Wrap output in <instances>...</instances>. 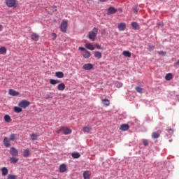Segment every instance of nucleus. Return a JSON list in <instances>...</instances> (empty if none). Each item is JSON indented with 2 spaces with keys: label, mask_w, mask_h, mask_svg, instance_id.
Here are the masks:
<instances>
[{
  "label": "nucleus",
  "mask_w": 179,
  "mask_h": 179,
  "mask_svg": "<svg viewBox=\"0 0 179 179\" xmlns=\"http://www.w3.org/2000/svg\"><path fill=\"white\" fill-rule=\"evenodd\" d=\"M99 33V29L96 27L93 28V29L89 32L88 38L92 40V41H94L96 40V37L97 36V34Z\"/></svg>",
  "instance_id": "1"
},
{
  "label": "nucleus",
  "mask_w": 179,
  "mask_h": 179,
  "mask_svg": "<svg viewBox=\"0 0 179 179\" xmlns=\"http://www.w3.org/2000/svg\"><path fill=\"white\" fill-rule=\"evenodd\" d=\"M29 106H30V101L26 100H23L18 103V106H20V108L26 109Z\"/></svg>",
  "instance_id": "2"
},
{
  "label": "nucleus",
  "mask_w": 179,
  "mask_h": 179,
  "mask_svg": "<svg viewBox=\"0 0 179 179\" xmlns=\"http://www.w3.org/2000/svg\"><path fill=\"white\" fill-rule=\"evenodd\" d=\"M6 4L8 8H16V0H6Z\"/></svg>",
  "instance_id": "3"
},
{
  "label": "nucleus",
  "mask_w": 179,
  "mask_h": 179,
  "mask_svg": "<svg viewBox=\"0 0 179 179\" xmlns=\"http://www.w3.org/2000/svg\"><path fill=\"white\" fill-rule=\"evenodd\" d=\"M66 29H68V22L63 21L60 25V30L62 33H66Z\"/></svg>",
  "instance_id": "4"
},
{
  "label": "nucleus",
  "mask_w": 179,
  "mask_h": 179,
  "mask_svg": "<svg viewBox=\"0 0 179 179\" xmlns=\"http://www.w3.org/2000/svg\"><path fill=\"white\" fill-rule=\"evenodd\" d=\"M93 64H85L83 65V69H84L85 71H92V69H93Z\"/></svg>",
  "instance_id": "5"
},
{
  "label": "nucleus",
  "mask_w": 179,
  "mask_h": 179,
  "mask_svg": "<svg viewBox=\"0 0 179 179\" xmlns=\"http://www.w3.org/2000/svg\"><path fill=\"white\" fill-rule=\"evenodd\" d=\"M92 173H90V171H85L83 173V177L84 179H90Z\"/></svg>",
  "instance_id": "6"
},
{
  "label": "nucleus",
  "mask_w": 179,
  "mask_h": 179,
  "mask_svg": "<svg viewBox=\"0 0 179 179\" xmlns=\"http://www.w3.org/2000/svg\"><path fill=\"white\" fill-rule=\"evenodd\" d=\"M120 31H124V30H125V29H127V24L124 22H121L120 24H118L117 26Z\"/></svg>",
  "instance_id": "7"
},
{
  "label": "nucleus",
  "mask_w": 179,
  "mask_h": 179,
  "mask_svg": "<svg viewBox=\"0 0 179 179\" xmlns=\"http://www.w3.org/2000/svg\"><path fill=\"white\" fill-rule=\"evenodd\" d=\"M62 129L63 130L64 135H70V134H72V129L68 127H62Z\"/></svg>",
  "instance_id": "8"
},
{
  "label": "nucleus",
  "mask_w": 179,
  "mask_h": 179,
  "mask_svg": "<svg viewBox=\"0 0 179 179\" xmlns=\"http://www.w3.org/2000/svg\"><path fill=\"white\" fill-rule=\"evenodd\" d=\"M10 153L12 156H17L19 155L17 150L13 147L10 149Z\"/></svg>",
  "instance_id": "9"
},
{
  "label": "nucleus",
  "mask_w": 179,
  "mask_h": 179,
  "mask_svg": "<svg viewBox=\"0 0 179 179\" xmlns=\"http://www.w3.org/2000/svg\"><path fill=\"white\" fill-rule=\"evenodd\" d=\"M117 12V9L114 7H109L107 11V15H114Z\"/></svg>",
  "instance_id": "10"
},
{
  "label": "nucleus",
  "mask_w": 179,
  "mask_h": 179,
  "mask_svg": "<svg viewBox=\"0 0 179 179\" xmlns=\"http://www.w3.org/2000/svg\"><path fill=\"white\" fill-rule=\"evenodd\" d=\"M120 131H128V129H129V124H121L120 127Z\"/></svg>",
  "instance_id": "11"
},
{
  "label": "nucleus",
  "mask_w": 179,
  "mask_h": 179,
  "mask_svg": "<svg viewBox=\"0 0 179 179\" xmlns=\"http://www.w3.org/2000/svg\"><path fill=\"white\" fill-rule=\"evenodd\" d=\"M68 170V168H66V165L65 164H62L59 166V172L60 173H65Z\"/></svg>",
  "instance_id": "12"
},
{
  "label": "nucleus",
  "mask_w": 179,
  "mask_h": 179,
  "mask_svg": "<svg viewBox=\"0 0 179 179\" xmlns=\"http://www.w3.org/2000/svg\"><path fill=\"white\" fill-rule=\"evenodd\" d=\"M31 38L34 41H38V40L40 38V36L37 34L34 33V34H32Z\"/></svg>",
  "instance_id": "13"
},
{
  "label": "nucleus",
  "mask_w": 179,
  "mask_h": 179,
  "mask_svg": "<svg viewBox=\"0 0 179 179\" xmlns=\"http://www.w3.org/2000/svg\"><path fill=\"white\" fill-rule=\"evenodd\" d=\"M131 26L134 30H139V29H141L139 24L136 22H131Z\"/></svg>",
  "instance_id": "14"
},
{
  "label": "nucleus",
  "mask_w": 179,
  "mask_h": 179,
  "mask_svg": "<svg viewBox=\"0 0 179 179\" xmlns=\"http://www.w3.org/2000/svg\"><path fill=\"white\" fill-rule=\"evenodd\" d=\"M122 55H124V57H126L127 58H131L132 53H131L129 50H124L122 52Z\"/></svg>",
  "instance_id": "15"
},
{
  "label": "nucleus",
  "mask_w": 179,
  "mask_h": 179,
  "mask_svg": "<svg viewBox=\"0 0 179 179\" xmlns=\"http://www.w3.org/2000/svg\"><path fill=\"white\" fill-rule=\"evenodd\" d=\"M3 145L6 146V148H9L10 146V143L9 142V138H8V137L4 138Z\"/></svg>",
  "instance_id": "16"
},
{
  "label": "nucleus",
  "mask_w": 179,
  "mask_h": 179,
  "mask_svg": "<svg viewBox=\"0 0 179 179\" xmlns=\"http://www.w3.org/2000/svg\"><path fill=\"white\" fill-rule=\"evenodd\" d=\"M9 94L10 96H19L20 93L17 91H15L14 90L10 89L9 90Z\"/></svg>",
  "instance_id": "17"
},
{
  "label": "nucleus",
  "mask_w": 179,
  "mask_h": 179,
  "mask_svg": "<svg viewBox=\"0 0 179 179\" xmlns=\"http://www.w3.org/2000/svg\"><path fill=\"white\" fill-rule=\"evenodd\" d=\"M57 90L60 92H64V90H65V84L64 83L59 84L57 86Z\"/></svg>",
  "instance_id": "18"
},
{
  "label": "nucleus",
  "mask_w": 179,
  "mask_h": 179,
  "mask_svg": "<svg viewBox=\"0 0 179 179\" xmlns=\"http://www.w3.org/2000/svg\"><path fill=\"white\" fill-rule=\"evenodd\" d=\"M83 57L85 59L90 58V57H92V54L90 51L85 50L83 55Z\"/></svg>",
  "instance_id": "19"
},
{
  "label": "nucleus",
  "mask_w": 179,
  "mask_h": 179,
  "mask_svg": "<svg viewBox=\"0 0 179 179\" xmlns=\"http://www.w3.org/2000/svg\"><path fill=\"white\" fill-rule=\"evenodd\" d=\"M92 131V127L90 126H86L83 128V131L89 134Z\"/></svg>",
  "instance_id": "20"
},
{
  "label": "nucleus",
  "mask_w": 179,
  "mask_h": 179,
  "mask_svg": "<svg viewBox=\"0 0 179 179\" xmlns=\"http://www.w3.org/2000/svg\"><path fill=\"white\" fill-rule=\"evenodd\" d=\"M55 76L59 79H62L64 78V73L62 71H57L55 73Z\"/></svg>",
  "instance_id": "21"
},
{
  "label": "nucleus",
  "mask_w": 179,
  "mask_h": 179,
  "mask_svg": "<svg viewBox=\"0 0 179 179\" xmlns=\"http://www.w3.org/2000/svg\"><path fill=\"white\" fill-rule=\"evenodd\" d=\"M1 173H2V176H8V173H9V171H8V168L7 167H3L1 169Z\"/></svg>",
  "instance_id": "22"
},
{
  "label": "nucleus",
  "mask_w": 179,
  "mask_h": 179,
  "mask_svg": "<svg viewBox=\"0 0 179 179\" xmlns=\"http://www.w3.org/2000/svg\"><path fill=\"white\" fill-rule=\"evenodd\" d=\"M71 157H73V159H79V157H80V155L79 152H72Z\"/></svg>",
  "instance_id": "23"
},
{
  "label": "nucleus",
  "mask_w": 179,
  "mask_h": 179,
  "mask_svg": "<svg viewBox=\"0 0 179 179\" xmlns=\"http://www.w3.org/2000/svg\"><path fill=\"white\" fill-rule=\"evenodd\" d=\"M50 85H58V83H61V81L59 80L50 79Z\"/></svg>",
  "instance_id": "24"
},
{
  "label": "nucleus",
  "mask_w": 179,
  "mask_h": 179,
  "mask_svg": "<svg viewBox=\"0 0 179 179\" xmlns=\"http://www.w3.org/2000/svg\"><path fill=\"white\" fill-rule=\"evenodd\" d=\"M17 139V134H11L10 135V138H9V140L10 141H16Z\"/></svg>",
  "instance_id": "25"
},
{
  "label": "nucleus",
  "mask_w": 179,
  "mask_h": 179,
  "mask_svg": "<svg viewBox=\"0 0 179 179\" xmlns=\"http://www.w3.org/2000/svg\"><path fill=\"white\" fill-rule=\"evenodd\" d=\"M23 156L24 157H29L30 156V150L29 149L24 150Z\"/></svg>",
  "instance_id": "26"
},
{
  "label": "nucleus",
  "mask_w": 179,
  "mask_h": 179,
  "mask_svg": "<svg viewBox=\"0 0 179 179\" xmlns=\"http://www.w3.org/2000/svg\"><path fill=\"white\" fill-rule=\"evenodd\" d=\"M94 55L95 58H98L99 59H100V58H101L102 55L101 52H99V51H95L94 52Z\"/></svg>",
  "instance_id": "27"
},
{
  "label": "nucleus",
  "mask_w": 179,
  "mask_h": 179,
  "mask_svg": "<svg viewBox=\"0 0 179 179\" xmlns=\"http://www.w3.org/2000/svg\"><path fill=\"white\" fill-rule=\"evenodd\" d=\"M103 106H106V107H108V106H110V100L107 99H104L101 100Z\"/></svg>",
  "instance_id": "28"
},
{
  "label": "nucleus",
  "mask_w": 179,
  "mask_h": 179,
  "mask_svg": "<svg viewBox=\"0 0 179 179\" xmlns=\"http://www.w3.org/2000/svg\"><path fill=\"white\" fill-rule=\"evenodd\" d=\"M85 47L87 48V50H90L91 51L94 50V46L92 45V43H86Z\"/></svg>",
  "instance_id": "29"
},
{
  "label": "nucleus",
  "mask_w": 179,
  "mask_h": 179,
  "mask_svg": "<svg viewBox=\"0 0 179 179\" xmlns=\"http://www.w3.org/2000/svg\"><path fill=\"white\" fill-rule=\"evenodd\" d=\"M166 80H171L173 79V73H169L165 76Z\"/></svg>",
  "instance_id": "30"
},
{
  "label": "nucleus",
  "mask_w": 179,
  "mask_h": 179,
  "mask_svg": "<svg viewBox=\"0 0 179 179\" xmlns=\"http://www.w3.org/2000/svg\"><path fill=\"white\" fill-rule=\"evenodd\" d=\"M14 111H15V113H22L23 111V110L20 106L19 107L15 106Z\"/></svg>",
  "instance_id": "31"
},
{
  "label": "nucleus",
  "mask_w": 179,
  "mask_h": 179,
  "mask_svg": "<svg viewBox=\"0 0 179 179\" xmlns=\"http://www.w3.org/2000/svg\"><path fill=\"white\" fill-rule=\"evenodd\" d=\"M4 120L6 121V122H10V121H12V119L10 118V116H9L8 115H4Z\"/></svg>",
  "instance_id": "32"
},
{
  "label": "nucleus",
  "mask_w": 179,
  "mask_h": 179,
  "mask_svg": "<svg viewBox=\"0 0 179 179\" xmlns=\"http://www.w3.org/2000/svg\"><path fill=\"white\" fill-rule=\"evenodd\" d=\"M10 163L15 164V163H17V162H19V159L13 157L10 158Z\"/></svg>",
  "instance_id": "33"
},
{
  "label": "nucleus",
  "mask_w": 179,
  "mask_h": 179,
  "mask_svg": "<svg viewBox=\"0 0 179 179\" xmlns=\"http://www.w3.org/2000/svg\"><path fill=\"white\" fill-rule=\"evenodd\" d=\"M38 138V135L36 134H32L31 135V141H37V139Z\"/></svg>",
  "instance_id": "34"
},
{
  "label": "nucleus",
  "mask_w": 179,
  "mask_h": 179,
  "mask_svg": "<svg viewBox=\"0 0 179 179\" xmlns=\"http://www.w3.org/2000/svg\"><path fill=\"white\" fill-rule=\"evenodd\" d=\"M152 136L154 139H157V138H160V134H159V133L154 132L152 133Z\"/></svg>",
  "instance_id": "35"
},
{
  "label": "nucleus",
  "mask_w": 179,
  "mask_h": 179,
  "mask_svg": "<svg viewBox=\"0 0 179 179\" xmlns=\"http://www.w3.org/2000/svg\"><path fill=\"white\" fill-rule=\"evenodd\" d=\"M7 179H17V176L16 175L9 174L7 176Z\"/></svg>",
  "instance_id": "36"
},
{
  "label": "nucleus",
  "mask_w": 179,
  "mask_h": 179,
  "mask_svg": "<svg viewBox=\"0 0 179 179\" xmlns=\"http://www.w3.org/2000/svg\"><path fill=\"white\" fill-rule=\"evenodd\" d=\"M0 54H6V48L1 47L0 48Z\"/></svg>",
  "instance_id": "37"
},
{
  "label": "nucleus",
  "mask_w": 179,
  "mask_h": 179,
  "mask_svg": "<svg viewBox=\"0 0 179 179\" xmlns=\"http://www.w3.org/2000/svg\"><path fill=\"white\" fill-rule=\"evenodd\" d=\"M136 90L138 93H143V90L141 87H136Z\"/></svg>",
  "instance_id": "38"
},
{
  "label": "nucleus",
  "mask_w": 179,
  "mask_h": 179,
  "mask_svg": "<svg viewBox=\"0 0 179 179\" xmlns=\"http://www.w3.org/2000/svg\"><path fill=\"white\" fill-rule=\"evenodd\" d=\"M148 51H153V50H155V45H148Z\"/></svg>",
  "instance_id": "39"
},
{
  "label": "nucleus",
  "mask_w": 179,
  "mask_h": 179,
  "mask_svg": "<svg viewBox=\"0 0 179 179\" xmlns=\"http://www.w3.org/2000/svg\"><path fill=\"white\" fill-rule=\"evenodd\" d=\"M115 86H116V87H118V88L122 87V83H120V82H116L115 83Z\"/></svg>",
  "instance_id": "40"
},
{
  "label": "nucleus",
  "mask_w": 179,
  "mask_h": 179,
  "mask_svg": "<svg viewBox=\"0 0 179 179\" xmlns=\"http://www.w3.org/2000/svg\"><path fill=\"white\" fill-rule=\"evenodd\" d=\"M45 99L46 100H48V99H52V94L51 93L46 94Z\"/></svg>",
  "instance_id": "41"
},
{
  "label": "nucleus",
  "mask_w": 179,
  "mask_h": 179,
  "mask_svg": "<svg viewBox=\"0 0 179 179\" xmlns=\"http://www.w3.org/2000/svg\"><path fill=\"white\" fill-rule=\"evenodd\" d=\"M95 47H96L98 50H104V48H101V46L99 43L95 44Z\"/></svg>",
  "instance_id": "42"
},
{
  "label": "nucleus",
  "mask_w": 179,
  "mask_h": 179,
  "mask_svg": "<svg viewBox=\"0 0 179 179\" xmlns=\"http://www.w3.org/2000/svg\"><path fill=\"white\" fill-rule=\"evenodd\" d=\"M138 10H139V8H138V7L136 6L133 7V12L134 13H138Z\"/></svg>",
  "instance_id": "43"
},
{
  "label": "nucleus",
  "mask_w": 179,
  "mask_h": 179,
  "mask_svg": "<svg viewBox=\"0 0 179 179\" xmlns=\"http://www.w3.org/2000/svg\"><path fill=\"white\" fill-rule=\"evenodd\" d=\"M143 143L144 146H149V141H148V140H144L143 141Z\"/></svg>",
  "instance_id": "44"
},
{
  "label": "nucleus",
  "mask_w": 179,
  "mask_h": 179,
  "mask_svg": "<svg viewBox=\"0 0 179 179\" xmlns=\"http://www.w3.org/2000/svg\"><path fill=\"white\" fill-rule=\"evenodd\" d=\"M158 54L159 55H166V52H163V51H159V52H158Z\"/></svg>",
  "instance_id": "45"
},
{
  "label": "nucleus",
  "mask_w": 179,
  "mask_h": 179,
  "mask_svg": "<svg viewBox=\"0 0 179 179\" xmlns=\"http://www.w3.org/2000/svg\"><path fill=\"white\" fill-rule=\"evenodd\" d=\"M78 49L80 51H86V48H85L83 47H79Z\"/></svg>",
  "instance_id": "46"
},
{
  "label": "nucleus",
  "mask_w": 179,
  "mask_h": 179,
  "mask_svg": "<svg viewBox=\"0 0 179 179\" xmlns=\"http://www.w3.org/2000/svg\"><path fill=\"white\" fill-rule=\"evenodd\" d=\"M52 36L53 37V40H55V38H57V34L55 33H52Z\"/></svg>",
  "instance_id": "47"
},
{
  "label": "nucleus",
  "mask_w": 179,
  "mask_h": 179,
  "mask_svg": "<svg viewBox=\"0 0 179 179\" xmlns=\"http://www.w3.org/2000/svg\"><path fill=\"white\" fill-rule=\"evenodd\" d=\"M61 131H63L62 127L61 129H59V130H57L56 134H61Z\"/></svg>",
  "instance_id": "48"
},
{
  "label": "nucleus",
  "mask_w": 179,
  "mask_h": 179,
  "mask_svg": "<svg viewBox=\"0 0 179 179\" xmlns=\"http://www.w3.org/2000/svg\"><path fill=\"white\" fill-rule=\"evenodd\" d=\"M53 12H57V6H52Z\"/></svg>",
  "instance_id": "49"
},
{
  "label": "nucleus",
  "mask_w": 179,
  "mask_h": 179,
  "mask_svg": "<svg viewBox=\"0 0 179 179\" xmlns=\"http://www.w3.org/2000/svg\"><path fill=\"white\" fill-rule=\"evenodd\" d=\"M3 29V26L2 24H0V31H2Z\"/></svg>",
  "instance_id": "50"
},
{
  "label": "nucleus",
  "mask_w": 179,
  "mask_h": 179,
  "mask_svg": "<svg viewBox=\"0 0 179 179\" xmlns=\"http://www.w3.org/2000/svg\"><path fill=\"white\" fill-rule=\"evenodd\" d=\"M100 1V2H106V1H107V0H99Z\"/></svg>",
  "instance_id": "51"
},
{
  "label": "nucleus",
  "mask_w": 179,
  "mask_h": 179,
  "mask_svg": "<svg viewBox=\"0 0 179 179\" xmlns=\"http://www.w3.org/2000/svg\"><path fill=\"white\" fill-rule=\"evenodd\" d=\"M176 65H179V60L176 62Z\"/></svg>",
  "instance_id": "52"
},
{
  "label": "nucleus",
  "mask_w": 179,
  "mask_h": 179,
  "mask_svg": "<svg viewBox=\"0 0 179 179\" xmlns=\"http://www.w3.org/2000/svg\"><path fill=\"white\" fill-rule=\"evenodd\" d=\"M159 27H160V26H163L162 24H158Z\"/></svg>",
  "instance_id": "53"
},
{
  "label": "nucleus",
  "mask_w": 179,
  "mask_h": 179,
  "mask_svg": "<svg viewBox=\"0 0 179 179\" xmlns=\"http://www.w3.org/2000/svg\"><path fill=\"white\" fill-rule=\"evenodd\" d=\"M168 131H173V129H168Z\"/></svg>",
  "instance_id": "54"
},
{
  "label": "nucleus",
  "mask_w": 179,
  "mask_h": 179,
  "mask_svg": "<svg viewBox=\"0 0 179 179\" xmlns=\"http://www.w3.org/2000/svg\"><path fill=\"white\" fill-rule=\"evenodd\" d=\"M103 31H106V29H103Z\"/></svg>",
  "instance_id": "55"
},
{
  "label": "nucleus",
  "mask_w": 179,
  "mask_h": 179,
  "mask_svg": "<svg viewBox=\"0 0 179 179\" xmlns=\"http://www.w3.org/2000/svg\"><path fill=\"white\" fill-rule=\"evenodd\" d=\"M87 1H93V0H87Z\"/></svg>",
  "instance_id": "56"
}]
</instances>
